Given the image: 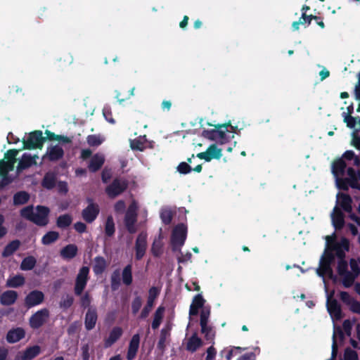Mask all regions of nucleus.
<instances>
[{"instance_id": "1", "label": "nucleus", "mask_w": 360, "mask_h": 360, "mask_svg": "<svg viewBox=\"0 0 360 360\" xmlns=\"http://www.w3.org/2000/svg\"><path fill=\"white\" fill-rule=\"evenodd\" d=\"M209 126H214V129H204L202 132V135L203 137L216 141L217 143L220 145L225 144L229 142L231 136L227 134L229 126H231V122L229 121L224 124H212L210 123H207ZM234 136L232 135L231 138H233Z\"/></svg>"}, {"instance_id": "2", "label": "nucleus", "mask_w": 360, "mask_h": 360, "mask_svg": "<svg viewBox=\"0 0 360 360\" xmlns=\"http://www.w3.org/2000/svg\"><path fill=\"white\" fill-rule=\"evenodd\" d=\"M187 236V226L183 224H178L173 229L171 236V245L173 252L180 251L184 245Z\"/></svg>"}, {"instance_id": "3", "label": "nucleus", "mask_w": 360, "mask_h": 360, "mask_svg": "<svg viewBox=\"0 0 360 360\" xmlns=\"http://www.w3.org/2000/svg\"><path fill=\"white\" fill-rule=\"evenodd\" d=\"M138 205L135 201H133L128 207L124 218V224L127 231L131 233H135L137 231L136 223L137 221Z\"/></svg>"}, {"instance_id": "4", "label": "nucleus", "mask_w": 360, "mask_h": 360, "mask_svg": "<svg viewBox=\"0 0 360 360\" xmlns=\"http://www.w3.org/2000/svg\"><path fill=\"white\" fill-rule=\"evenodd\" d=\"M45 141L46 138L43 136L42 131L40 130H35L29 134L26 140H22V149H41Z\"/></svg>"}, {"instance_id": "5", "label": "nucleus", "mask_w": 360, "mask_h": 360, "mask_svg": "<svg viewBox=\"0 0 360 360\" xmlns=\"http://www.w3.org/2000/svg\"><path fill=\"white\" fill-rule=\"evenodd\" d=\"M128 182L124 179L115 178L105 188V193L110 198H115L127 190Z\"/></svg>"}, {"instance_id": "6", "label": "nucleus", "mask_w": 360, "mask_h": 360, "mask_svg": "<svg viewBox=\"0 0 360 360\" xmlns=\"http://www.w3.org/2000/svg\"><path fill=\"white\" fill-rule=\"evenodd\" d=\"M89 268L88 266H82L75 280V285L74 288L75 294L77 296L82 295L84 288L86 286L89 278Z\"/></svg>"}, {"instance_id": "7", "label": "nucleus", "mask_w": 360, "mask_h": 360, "mask_svg": "<svg viewBox=\"0 0 360 360\" xmlns=\"http://www.w3.org/2000/svg\"><path fill=\"white\" fill-rule=\"evenodd\" d=\"M49 317V311L46 308H43L33 314L30 319L29 324L32 329L41 328Z\"/></svg>"}, {"instance_id": "8", "label": "nucleus", "mask_w": 360, "mask_h": 360, "mask_svg": "<svg viewBox=\"0 0 360 360\" xmlns=\"http://www.w3.org/2000/svg\"><path fill=\"white\" fill-rule=\"evenodd\" d=\"M89 205L82 212V219L88 224L94 222L100 212V208L97 203L91 199H88Z\"/></svg>"}, {"instance_id": "9", "label": "nucleus", "mask_w": 360, "mask_h": 360, "mask_svg": "<svg viewBox=\"0 0 360 360\" xmlns=\"http://www.w3.org/2000/svg\"><path fill=\"white\" fill-rule=\"evenodd\" d=\"M36 210L37 212H34L31 221L39 226H46L49 223V208L43 205H37Z\"/></svg>"}, {"instance_id": "10", "label": "nucleus", "mask_w": 360, "mask_h": 360, "mask_svg": "<svg viewBox=\"0 0 360 360\" xmlns=\"http://www.w3.org/2000/svg\"><path fill=\"white\" fill-rule=\"evenodd\" d=\"M44 294L42 291L34 290L30 291L25 297L24 304L27 309H31L44 302Z\"/></svg>"}, {"instance_id": "11", "label": "nucleus", "mask_w": 360, "mask_h": 360, "mask_svg": "<svg viewBox=\"0 0 360 360\" xmlns=\"http://www.w3.org/2000/svg\"><path fill=\"white\" fill-rule=\"evenodd\" d=\"M147 248V233L141 232L136 240L135 243V258L136 260L141 259L145 255Z\"/></svg>"}, {"instance_id": "12", "label": "nucleus", "mask_w": 360, "mask_h": 360, "mask_svg": "<svg viewBox=\"0 0 360 360\" xmlns=\"http://www.w3.org/2000/svg\"><path fill=\"white\" fill-rule=\"evenodd\" d=\"M41 352L39 345H34L25 349L23 352H19L15 356V360H32Z\"/></svg>"}, {"instance_id": "13", "label": "nucleus", "mask_w": 360, "mask_h": 360, "mask_svg": "<svg viewBox=\"0 0 360 360\" xmlns=\"http://www.w3.org/2000/svg\"><path fill=\"white\" fill-rule=\"evenodd\" d=\"M38 158V155H31L29 153H24L21 159L20 160L17 166V172L20 173L22 171L30 168L32 165H36V160Z\"/></svg>"}, {"instance_id": "14", "label": "nucleus", "mask_w": 360, "mask_h": 360, "mask_svg": "<svg viewBox=\"0 0 360 360\" xmlns=\"http://www.w3.org/2000/svg\"><path fill=\"white\" fill-rule=\"evenodd\" d=\"M25 337V330L21 327L13 328L7 332L6 340L10 344L19 342Z\"/></svg>"}, {"instance_id": "15", "label": "nucleus", "mask_w": 360, "mask_h": 360, "mask_svg": "<svg viewBox=\"0 0 360 360\" xmlns=\"http://www.w3.org/2000/svg\"><path fill=\"white\" fill-rule=\"evenodd\" d=\"M18 294L13 290H8L3 292L0 295V303L3 306H11L15 303Z\"/></svg>"}, {"instance_id": "16", "label": "nucleus", "mask_w": 360, "mask_h": 360, "mask_svg": "<svg viewBox=\"0 0 360 360\" xmlns=\"http://www.w3.org/2000/svg\"><path fill=\"white\" fill-rule=\"evenodd\" d=\"M98 320L97 311L95 308H89L84 318V326L87 330L95 328Z\"/></svg>"}, {"instance_id": "17", "label": "nucleus", "mask_w": 360, "mask_h": 360, "mask_svg": "<svg viewBox=\"0 0 360 360\" xmlns=\"http://www.w3.org/2000/svg\"><path fill=\"white\" fill-rule=\"evenodd\" d=\"M140 343V335L136 333L134 334L129 344L128 350L127 353V359L128 360H133L138 352Z\"/></svg>"}, {"instance_id": "18", "label": "nucleus", "mask_w": 360, "mask_h": 360, "mask_svg": "<svg viewBox=\"0 0 360 360\" xmlns=\"http://www.w3.org/2000/svg\"><path fill=\"white\" fill-rule=\"evenodd\" d=\"M104 162L105 158L103 155L96 153L91 157L88 165V169L91 172H96L103 167Z\"/></svg>"}, {"instance_id": "19", "label": "nucleus", "mask_w": 360, "mask_h": 360, "mask_svg": "<svg viewBox=\"0 0 360 360\" xmlns=\"http://www.w3.org/2000/svg\"><path fill=\"white\" fill-rule=\"evenodd\" d=\"M64 155V150L58 145L51 146L47 149L46 156L49 161L54 162L60 160Z\"/></svg>"}, {"instance_id": "20", "label": "nucleus", "mask_w": 360, "mask_h": 360, "mask_svg": "<svg viewBox=\"0 0 360 360\" xmlns=\"http://www.w3.org/2000/svg\"><path fill=\"white\" fill-rule=\"evenodd\" d=\"M331 217L335 229L337 230L342 229L345 225L344 214L338 207H334Z\"/></svg>"}, {"instance_id": "21", "label": "nucleus", "mask_w": 360, "mask_h": 360, "mask_svg": "<svg viewBox=\"0 0 360 360\" xmlns=\"http://www.w3.org/2000/svg\"><path fill=\"white\" fill-rule=\"evenodd\" d=\"M205 302V299L201 294H198L194 296L192 303L189 309L190 316H196L200 308H202Z\"/></svg>"}, {"instance_id": "22", "label": "nucleus", "mask_w": 360, "mask_h": 360, "mask_svg": "<svg viewBox=\"0 0 360 360\" xmlns=\"http://www.w3.org/2000/svg\"><path fill=\"white\" fill-rule=\"evenodd\" d=\"M338 200H340V205L346 212H351L352 210V199L349 194L339 193L337 195Z\"/></svg>"}, {"instance_id": "23", "label": "nucleus", "mask_w": 360, "mask_h": 360, "mask_svg": "<svg viewBox=\"0 0 360 360\" xmlns=\"http://www.w3.org/2000/svg\"><path fill=\"white\" fill-rule=\"evenodd\" d=\"M77 252V246L75 244H69L61 249L60 254L65 259H72L76 257Z\"/></svg>"}, {"instance_id": "24", "label": "nucleus", "mask_w": 360, "mask_h": 360, "mask_svg": "<svg viewBox=\"0 0 360 360\" xmlns=\"http://www.w3.org/2000/svg\"><path fill=\"white\" fill-rule=\"evenodd\" d=\"M202 345V340L198 337L196 333H193L188 340L186 348L188 352L193 353Z\"/></svg>"}, {"instance_id": "25", "label": "nucleus", "mask_w": 360, "mask_h": 360, "mask_svg": "<svg viewBox=\"0 0 360 360\" xmlns=\"http://www.w3.org/2000/svg\"><path fill=\"white\" fill-rule=\"evenodd\" d=\"M25 283V278L22 274H18L12 277H9L6 283V287L10 288H18Z\"/></svg>"}, {"instance_id": "26", "label": "nucleus", "mask_w": 360, "mask_h": 360, "mask_svg": "<svg viewBox=\"0 0 360 360\" xmlns=\"http://www.w3.org/2000/svg\"><path fill=\"white\" fill-rule=\"evenodd\" d=\"M56 184V176L53 172H47L45 174L42 181L41 186L48 189H53Z\"/></svg>"}, {"instance_id": "27", "label": "nucleus", "mask_w": 360, "mask_h": 360, "mask_svg": "<svg viewBox=\"0 0 360 360\" xmlns=\"http://www.w3.org/2000/svg\"><path fill=\"white\" fill-rule=\"evenodd\" d=\"M123 333V330L122 328L119 326L114 327L112 330L110 332L109 336L105 341V345L107 347H110L113 345L115 342H117L120 338L122 336Z\"/></svg>"}, {"instance_id": "28", "label": "nucleus", "mask_w": 360, "mask_h": 360, "mask_svg": "<svg viewBox=\"0 0 360 360\" xmlns=\"http://www.w3.org/2000/svg\"><path fill=\"white\" fill-rule=\"evenodd\" d=\"M347 165L345 160L339 158L335 160L332 165V172L336 176H342L345 172Z\"/></svg>"}, {"instance_id": "29", "label": "nucleus", "mask_w": 360, "mask_h": 360, "mask_svg": "<svg viewBox=\"0 0 360 360\" xmlns=\"http://www.w3.org/2000/svg\"><path fill=\"white\" fill-rule=\"evenodd\" d=\"M20 245L19 240H13L8 243L2 252L3 257H8L14 254V252L18 250Z\"/></svg>"}, {"instance_id": "30", "label": "nucleus", "mask_w": 360, "mask_h": 360, "mask_svg": "<svg viewBox=\"0 0 360 360\" xmlns=\"http://www.w3.org/2000/svg\"><path fill=\"white\" fill-rule=\"evenodd\" d=\"M165 311V308L163 306L158 307L155 310L153 316V320L151 323V328L153 330L158 329L160 326L164 317Z\"/></svg>"}, {"instance_id": "31", "label": "nucleus", "mask_w": 360, "mask_h": 360, "mask_svg": "<svg viewBox=\"0 0 360 360\" xmlns=\"http://www.w3.org/2000/svg\"><path fill=\"white\" fill-rule=\"evenodd\" d=\"M107 266L106 261L103 257L97 256L94 258L93 270L96 275H100L104 272Z\"/></svg>"}, {"instance_id": "32", "label": "nucleus", "mask_w": 360, "mask_h": 360, "mask_svg": "<svg viewBox=\"0 0 360 360\" xmlns=\"http://www.w3.org/2000/svg\"><path fill=\"white\" fill-rule=\"evenodd\" d=\"M328 310L330 314L334 315L336 319H340L342 316V309L340 304L335 300L328 301Z\"/></svg>"}, {"instance_id": "33", "label": "nucleus", "mask_w": 360, "mask_h": 360, "mask_svg": "<svg viewBox=\"0 0 360 360\" xmlns=\"http://www.w3.org/2000/svg\"><path fill=\"white\" fill-rule=\"evenodd\" d=\"M122 282L126 285H130L133 281L132 277V266L131 264H127L122 272Z\"/></svg>"}, {"instance_id": "34", "label": "nucleus", "mask_w": 360, "mask_h": 360, "mask_svg": "<svg viewBox=\"0 0 360 360\" xmlns=\"http://www.w3.org/2000/svg\"><path fill=\"white\" fill-rule=\"evenodd\" d=\"M59 233L55 231H48L41 238V243L49 245L56 242L59 238Z\"/></svg>"}, {"instance_id": "35", "label": "nucleus", "mask_w": 360, "mask_h": 360, "mask_svg": "<svg viewBox=\"0 0 360 360\" xmlns=\"http://www.w3.org/2000/svg\"><path fill=\"white\" fill-rule=\"evenodd\" d=\"M104 232L105 235L107 237H112L114 236L115 232V225L114 222L113 217L110 215L108 216L105 223V228H104Z\"/></svg>"}, {"instance_id": "36", "label": "nucleus", "mask_w": 360, "mask_h": 360, "mask_svg": "<svg viewBox=\"0 0 360 360\" xmlns=\"http://www.w3.org/2000/svg\"><path fill=\"white\" fill-rule=\"evenodd\" d=\"M30 200V195L26 191H19L13 195V204L21 205L26 204Z\"/></svg>"}, {"instance_id": "37", "label": "nucleus", "mask_w": 360, "mask_h": 360, "mask_svg": "<svg viewBox=\"0 0 360 360\" xmlns=\"http://www.w3.org/2000/svg\"><path fill=\"white\" fill-rule=\"evenodd\" d=\"M162 247L163 243L162 241V235L161 233L159 236L158 239H155L151 247V252L154 257H160L162 252Z\"/></svg>"}, {"instance_id": "38", "label": "nucleus", "mask_w": 360, "mask_h": 360, "mask_svg": "<svg viewBox=\"0 0 360 360\" xmlns=\"http://www.w3.org/2000/svg\"><path fill=\"white\" fill-rule=\"evenodd\" d=\"M209 160L211 161L212 159L219 160L222 156L221 148H219L216 144H211L206 150Z\"/></svg>"}, {"instance_id": "39", "label": "nucleus", "mask_w": 360, "mask_h": 360, "mask_svg": "<svg viewBox=\"0 0 360 360\" xmlns=\"http://www.w3.org/2000/svg\"><path fill=\"white\" fill-rule=\"evenodd\" d=\"M160 290L155 286L151 287L148 290V296L146 304L148 307H153L155 301L160 295Z\"/></svg>"}, {"instance_id": "40", "label": "nucleus", "mask_w": 360, "mask_h": 360, "mask_svg": "<svg viewBox=\"0 0 360 360\" xmlns=\"http://www.w3.org/2000/svg\"><path fill=\"white\" fill-rule=\"evenodd\" d=\"M72 222V218L69 214L60 215L56 220V225L60 229L68 227Z\"/></svg>"}, {"instance_id": "41", "label": "nucleus", "mask_w": 360, "mask_h": 360, "mask_svg": "<svg viewBox=\"0 0 360 360\" xmlns=\"http://www.w3.org/2000/svg\"><path fill=\"white\" fill-rule=\"evenodd\" d=\"M36 264L37 259L33 256H27L22 259L20 264V269L22 271L32 270Z\"/></svg>"}, {"instance_id": "42", "label": "nucleus", "mask_w": 360, "mask_h": 360, "mask_svg": "<svg viewBox=\"0 0 360 360\" xmlns=\"http://www.w3.org/2000/svg\"><path fill=\"white\" fill-rule=\"evenodd\" d=\"M169 330V328H164L160 331V335L158 342V348L162 351L165 350L167 338L170 336Z\"/></svg>"}, {"instance_id": "43", "label": "nucleus", "mask_w": 360, "mask_h": 360, "mask_svg": "<svg viewBox=\"0 0 360 360\" xmlns=\"http://www.w3.org/2000/svg\"><path fill=\"white\" fill-rule=\"evenodd\" d=\"M74 303V297L72 295L66 294L63 295L59 302V307L63 310L69 309Z\"/></svg>"}, {"instance_id": "44", "label": "nucleus", "mask_w": 360, "mask_h": 360, "mask_svg": "<svg viewBox=\"0 0 360 360\" xmlns=\"http://www.w3.org/2000/svg\"><path fill=\"white\" fill-rule=\"evenodd\" d=\"M210 314V309L205 308L202 309V310L200 312V325L201 327V332H204L205 330V327L208 323Z\"/></svg>"}, {"instance_id": "45", "label": "nucleus", "mask_w": 360, "mask_h": 360, "mask_svg": "<svg viewBox=\"0 0 360 360\" xmlns=\"http://www.w3.org/2000/svg\"><path fill=\"white\" fill-rule=\"evenodd\" d=\"M160 217L164 224L169 225L172 221L173 212L169 209H163L160 212Z\"/></svg>"}, {"instance_id": "46", "label": "nucleus", "mask_w": 360, "mask_h": 360, "mask_svg": "<svg viewBox=\"0 0 360 360\" xmlns=\"http://www.w3.org/2000/svg\"><path fill=\"white\" fill-rule=\"evenodd\" d=\"M130 147L134 150L143 151L146 148V142L141 138L134 139L131 141Z\"/></svg>"}, {"instance_id": "47", "label": "nucleus", "mask_w": 360, "mask_h": 360, "mask_svg": "<svg viewBox=\"0 0 360 360\" xmlns=\"http://www.w3.org/2000/svg\"><path fill=\"white\" fill-rule=\"evenodd\" d=\"M110 285L112 291L118 290L120 285V274L117 270L115 271L110 276Z\"/></svg>"}, {"instance_id": "48", "label": "nucleus", "mask_w": 360, "mask_h": 360, "mask_svg": "<svg viewBox=\"0 0 360 360\" xmlns=\"http://www.w3.org/2000/svg\"><path fill=\"white\" fill-rule=\"evenodd\" d=\"M34 215V207L32 205H29L23 207L20 210V216L30 221H32V219Z\"/></svg>"}, {"instance_id": "49", "label": "nucleus", "mask_w": 360, "mask_h": 360, "mask_svg": "<svg viewBox=\"0 0 360 360\" xmlns=\"http://www.w3.org/2000/svg\"><path fill=\"white\" fill-rule=\"evenodd\" d=\"M142 306V299L139 295L136 296L131 302V312L136 315Z\"/></svg>"}, {"instance_id": "50", "label": "nucleus", "mask_w": 360, "mask_h": 360, "mask_svg": "<svg viewBox=\"0 0 360 360\" xmlns=\"http://www.w3.org/2000/svg\"><path fill=\"white\" fill-rule=\"evenodd\" d=\"M86 141L90 146L95 147L101 145L103 142V140L101 139L100 136L92 134L89 135L86 137Z\"/></svg>"}, {"instance_id": "51", "label": "nucleus", "mask_w": 360, "mask_h": 360, "mask_svg": "<svg viewBox=\"0 0 360 360\" xmlns=\"http://www.w3.org/2000/svg\"><path fill=\"white\" fill-rule=\"evenodd\" d=\"M342 276L343 277L342 284L345 288L351 287L356 278V276L352 275L351 272L344 274Z\"/></svg>"}, {"instance_id": "52", "label": "nucleus", "mask_w": 360, "mask_h": 360, "mask_svg": "<svg viewBox=\"0 0 360 360\" xmlns=\"http://www.w3.org/2000/svg\"><path fill=\"white\" fill-rule=\"evenodd\" d=\"M337 271L340 276L349 273L347 262L346 260L338 261Z\"/></svg>"}, {"instance_id": "53", "label": "nucleus", "mask_w": 360, "mask_h": 360, "mask_svg": "<svg viewBox=\"0 0 360 360\" xmlns=\"http://www.w3.org/2000/svg\"><path fill=\"white\" fill-rule=\"evenodd\" d=\"M326 274H333L331 265L320 262V269H317V274L319 276L323 277L324 275Z\"/></svg>"}, {"instance_id": "54", "label": "nucleus", "mask_w": 360, "mask_h": 360, "mask_svg": "<svg viewBox=\"0 0 360 360\" xmlns=\"http://www.w3.org/2000/svg\"><path fill=\"white\" fill-rule=\"evenodd\" d=\"M91 302V297L90 296V294L88 292H86L84 295H82L80 297V306L81 307L86 309V308H91L90 304Z\"/></svg>"}, {"instance_id": "55", "label": "nucleus", "mask_w": 360, "mask_h": 360, "mask_svg": "<svg viewBox=\"0 0 360 360\" xmlns=\"http://www.w3.org/2000/svg\"><path fill=\"white\" fill-rule=\"evenodd\" d=\"M176 170L181 174H188L192 171V167L186 162H180L176 167Z\"/></svg>"}, {"instance_id": "56", "label": "nucleus", "mask_w": 360, "mask_h": 360, "mask_svg": "<svg viewBox=\"0 0 360 360\" xmlns=\"http://www.w3.org/2000/svg\"><path fill=\"white\" fill-rule=\"evenodd\" d=\"M19 150L17 149H10L5 153L4 158L6 159V162L16 161V156Z\"/></svg>"}, {"instance_id": "57", "label": "nucleus", "mask_w": 360, "mask_h": 360, "mask_svg": "<svg viewBox=\"0 0 360 360\" xmlns=\"http://www.w3.org/2000/svg\"><path fill=\"white\" fill-rule=\"evenodd\" d=\"M345 360H358L357 352L350 348H347L344 354Z\"/></svg>"}, {"instance_id": "58", "label": "nucleus", "mask_w": 360, "mask_h": 360, "mask_svg": "<svg viewBox=\"0 0 360 360\" xmlns=\"http://www.w3.org/2000/svg\"><path fill=\"white\" fill-rule=\"evenodd\" d=\"M335 259V255L332 252L326 251L321 259V263L331 265Z\"/></svg>"}, {"instance_id": "59", "label": "nucleus", "mask_w": 360, "mask_h": 360, "mask_svg": "<svg viewBox=\"0 0 360 360\" xmlns=\"http://www.w3.org/2000/svg\"><path fill=\"white\" fill-rule=\"evenodd\" d=\"M337 186L339 189L342 191L349 190V179L348 178H340L337 179Z\"/></svg>"}, {"instance_id": "60", "label": "nucleus", "mask_w": 360, "mask_h": 360, "mask_svg": "<svg viewBox=\"0 0 360 360\" xmlns=\"http://www.w3.org/2000/svg\"><path fill=\"white\" fill-rule=\"evenodd\" d=\"M350 268L352 271V274L354 276H358L360 274V267L356 262V260L354 258H352L349 260Z\"/></svg>"}, {"instance_id": "61", "label": "nucleus", "mask_w": 360, "mask_h": 360, "mask_svg": "<svg viewBox=\"0 0 360 360\" xmlns=\"http://www.w3.org/2000/svg\"><path fill=\"white\" fill-rule=\"evenodd\" d=\"M333 250H335V255L338 258V261L345 260V252L342 249L340 245L338 243H335Z\"/></svg>"}, {"instance_id": "62", "label": "nucleus", "mask_w": 360, "mask_h": 360, "mask_svg": "<svg viewBox=\"0 0 360 360\" xmlns=\"http://www.w3.org/2000/svg\"><path fill=\"white\" fill-rule=\"evenodd\" d=\"M201 333L205 334V338L207 341H212V342L214 340V336H215V333H214V331H213L212 327L208 326L207 325L206 327H205V331L204 332H201Z\"/></svg>"}, {"instance_id": "63", "label": "nucleus", "mask_w": 360, "mask_h": 360, "mask_svg": "<svg viewBox=\"0 0 360 360\" xmlns=\"http://www.w3.org/2000/svg\"><path fill=\"white\" fill-rule=\"evenodd\" d=\"M340 299L341 301L347 305H349L354 299L352 298L350 295L345 291H342L340 293Z\"/></svg>"}, {"instance_id": "64", "label": "nucleus", "mask_w": 360, "mask_h": 360, "mask_svg": "<svg viewBox=\"0 0 360 360\" xmlns=\"http://www.w3.org/2000/svg\"><path fill=\"white\" fill-rule=\"evenodd\" d=\"M349 309L353 313L360 314V302L354 300L349 304Z\"/></svg>"}]
</instances>
